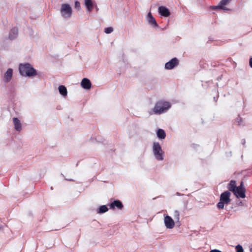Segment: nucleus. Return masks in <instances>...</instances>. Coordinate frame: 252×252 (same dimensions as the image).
Returning <instances> with one entry per match:
<instances>
[{"label": "nucleus", "instance_id": "obj_10", "mask_svg": "<svg viewBox=\"0 0 252 252\" xmlns=\"http://www.w3.org/2000/svg\"><path fill=\"white\" fill-rule=\"evenodd\" d=\"M81 85L83 88L89 90L91 88L92 84L89 79L84 78L81 81Z\"/></svg>", "mask_w": 252, "mask_h": 252}, {"label": "nucleus", "instance_id": "obj_28", "mask_svg": "<svg viewBox=\"0 0 252 252\" xmlns=\"http://www.w3.org/2000/svg\"><path fill=\"white\" fill-rule=\"evenodd\" d=\"M238 187H241V189H245V187L244 186V183H243V182H241V184H240V185Z\"/></svg>", "mask_w": 252, "mask_h": 252}, {"label": "nucleus", "instance_id": "obj_24", "mask_svg": "<svg viewBox=\"0 0 252 252\" xmlns=\"http://www.w3.org/2000/svg\"><path fill=\"white\" fill-rule=\"evenodd\" d=\"M113 31V28L112 27H108L105 29L104 32L106 33L109 34L111 33Z\"/></svg>", "mask_w": 252, "mask_h": 252}, {"label": "nucleus", "instance_id": "obj_18", "mask_svg": "<svg viewBox=\"0 0 252 252\" xmlns=\"http://www.w3.org/2000/svg\"><path fill=\"white\" fill-rule=\"evenodd\" d=\"M157 136L160 139H164L166 136V134L164 130L162 129H158L157 130Z\"/></svg>", "mask_w": 252, "mask_h": 252}, {"label": "nucleus", "instance_id": "obj_14", "mask_svg": "<svg viewBox=\"0 0 252 252\" xmlns=\"http://www.w3.org/2000/svg\"><path fill=\"white\" fill-rule=\"evenodd\" d=\"M18 35V29L16 28H12L9 34V38L10 40L15 39Z\"/></svg>", "mask_w": 252, "mask_h": 252}, {"label": "nucleus", "instance_id": "obj_16", "mask_svg": "<svg viewBox=\"0 0 252 252\" xmlns=\"http://www.w3.org/2000/svg\"><path fill=\"white\" fill-rule=\"evenodd\" d=\"M84 1L87 11H92L93 8V3L92 0H84Z\"/></svg>", "mask_w": 252, "mask_h": 252}, {"label": "nucleus", "instance_id": "obj_2", "mask_svg": "<svg viewBox=\"0 0 252 252\" xmlns=\"http://www.w3.org/2000/svg\"><path fill=\"white\" fill-rule=\"evenodd\" d=\"M171 107L170 104L165 101L161 100L157 102L153 108L154 113L155 114H161Z\"/></svg>", "mask_w": 252, "mask_h": 252}, {"label": "nucleus", "instance_id": "obj_23", "mask_svg": "<svg viewBox=\"0 0 252 252\" xmlns=\"http://www.w3.org/2000/svg\"><path fill=\"white\" fill-rule=\"evenodd\" d=\"M212 9L214 10L217 9H222L223 10H227V9L224 7V6H222L220 4L218 6H213L212 7Z\"/></svg>", "mask_w": 252, "mask_h": 252}, {"label": "nucleus", "instance_id": "obj_26", "mask_svg": "<svg viewBox=\"0 0 252 252\" xmlns=\"http://www.w3.org/2000/svg\"><path fill=\"white\" fill-rule=\"evenodd\" d=\"M75 7L79 10L81 8L80 3L79 1H76L75 2Z\"/></svg>", "mask_w": 252, "mask_h": 252}, {"label": "nucleus", "instance_id": "obj_21", "mask_svg": "<svg viewBox=\"0 0 252 252\" xmlns=\"http://www.w3.org/2000/svg\"><path fill=\"white\" fill-rule=\"evenodd\" d=\"M108 210L106 205H102L99 208L98 213L102 214L106 212Z\"/></svg>", "mask_w": 252, "mask_h": 252}, {"label": "nucleus", "instance_id": "obj_3", "mask_svg": "<svg viewBox=\"0 0 252 252\" xmlns=\"http://www.w3.org/2000/svg\"><path fill=\"white\" fill-rule=\"evenodd\" d=\"M153 151L155 158L158 160L163 159V152L161 147L158 142H154L153 146Z\"/></svg>", "mask_w": 252, "mask_h": 252}, {"label": "nucleus", "instance_id": "obj_15", "mask_svg": "<svg viewBox=\"0 0 252 252\" xmlns=\"http://www.w3.org/2000/svg\"><path fill=\"white\" fill-rule=\"evenodd\" d=\"M227 189L233 193L237 188L236 182L235 180H231L227 185Z\"/></svg>", "mask_w": 252, "mask_h": 252}, {"label": "nucleus", "instance_id": "obj_9", "mask_svg": "<svg viewBox=\"0 0 252 252\" xmlns=\"http://www.w3.org/2000/svg\"><path fill=\"white\" fill-rule=\"evenodd\" d=\"M13 75V70L11 68H8L4 74L3 82L8 83L11 80Z\"/></svg>", "mask_w": 252, "mask_h": 252}, {"label": "nucleus", "instance_id": "obj_13", "mask_svg": "<svg viewBox=\"0 0 252 252\" xmlns=\"http://www.w3.org/2000/svg\"><path fill=\"white\" fill-rule=\"evenodd\" d=\"M111 209H114L115 207H117L119 209H122L123 208V205L122 203L120 200H115L114 202H112L110 205Z\"/></svg>", "mask_w": 252, "mask_h": 252}, {"label": "nucleus", "instance_id": "obj_27", "mask_svg": "<svg viewBox=\"0 0 252 252\" xmlns=\"http://www.w3.org/2000/svg\"><path fill=\"white\" fill-rule=\"evenodd\" d=\"M236 122H237L238 124L239 125H241L242 124H241V121H242V118L239 116L238 117V118L236 119Z\"/></svg>", "mask_w": 252, "mask_h": 252}, {"label": "nucleus", "instance_id": "obj_19", "mask_svg": "<svg viewBox=\"0 0 252 252\" xmlns=\"http://www.w3.org/2000/svg\"><path fill=\"white\" fill-rule=\"evenodd\" d=\"M59 91L60 93L63 96H65L67 95V89L64 86H60L59 87Z\"/></svg>", "mask_w": 252, "mask_h": 252}, {"label": "nucleus", "instance_id": "obj_17", "mask_svg": "<svg viewBox=\"0 0 252 252\" xmlns=\"http://www.w3.org/2000/svg\"><path fill=\"white\" fill-rule=\"evenodd\" d=\"M148 20L149 23L153 25L154 26H157L156 21L150 12H149L148 14Z\"/></svg>", "mask_w": 252, "mask_h": 252}, {"label": "nucleus", "instance_id": "obj_33", "mask_svg": "<svg viewBox=\"0 0 252 252\" xmlns=\"http://www.w3.org/2000/svg\"><path fill=\"white\" fill-rule=\"evenodd\" d=\"M69 181H73L71 179H70V180H68Z\"/></svg>", "mask_w": 252, "mask_h": 252}, {"label": "nucleus", "instance_id": "obj_32", "mask_svg": "<svg viewBox=\"0 0 252 252\" xmlns=\"http://www.w3.org/2000/svg\"><path fill=\"white\" fill-rule=\"evenodd\" d=\"M177 195H180V194H179V192H177Z\"/></svg>", "mask_w": 252, "mask_h": 252}, {"label": "nucleus", "instance_id": "obj_5", "mask_svg": "<svg viewBox=\"0 0 252 252\" xmlns=\"http://www.w3.org/2000/svg\"><path fill=\"white\" fill-rule=\"evenodd\" d=\"M164 222L166 227L168 229H172L175 226L174 220L171 217L167 215L164 216Z\"/></svg>", "mask_w": 252, "mask_h": 252}, {"label": "nucleus", "instance_id": "obj_30", "mask_svg": "<svg viewBox=\"0 0 252 252\" xmlns=\"http://www.w3.org/2000/svg\"><path fill=\"white\" fill-rule=\"evenodd\" d=\"M211 252H221L220 251L217 249L213 250L211 251Z\"/></svg>", "mask_w": 252, "mask_h": 252}, {"label": "nucleus", "instance_id": "obj_6", "mask_svg": "<svg viewBox=\"0 0 252 252\" xmlns=\"http://www.w3.org/2000/svg\"><path fill=\"white\" fill-rule=\"evenodd\" d=\"M230 195L231 193L229 191H225L220 194V201H222L223 202H225L226 204H228L231 201L230 198Z\"/></svg>", "mask_w": 252, "mask_h": 252}, {"label": "nucleus", "instance_id": "obj_22", "mask_svg": "<svg viewBox=\"0 0 252 252\" xmlns=\"http://www.w3.org/2000/svg\"><path fill=\"white\" fill-rule=\"evenodd\" d=\"M224 204H225V202L220 200V202L217 204L218 208L219 209H223L224 208Z\"/></svg>", "mask_w": 252, "mask_h": 252}, {"label": "nucleus", "instance_id": "obj_4", "mask_svg": "<svg viewBox=\"0 0 252 252\" xmlns=\"http://www.w3.org/2000/svg\"><path fill=\"white\" fill-rule=\"evenodd\" d=\"M60 13L64 18H69L72 14V8L68 4L63 3L61 5Z\"/></svg>", "mask_w": 252, "mask_h": 252}, {"label": "nucleus", "instance_id": "obj_7", "mask_svg": "<svg viewBox=\"0 0 252 252\" xmlns=\"http://www.w3.org/2000/svg\"><path fill=\"white\" fill-rule=\"evenodd\" d=\"M179 64V61L176 58H174L165 64V68L172 69Z\"/></svg>", "mask_w": 252, "mask_h": 252}, {"label": "nucleus", "instance_id": "obj_20", "mask_svg": "<svg viewBox=\"0 0 252 252\" xmlns=\"http://www.w3.org/2000/svg\"><path fill=\"white\" fill-rule=\"evenodd\" d=\"M173 216L175 221H179L180 220V213L178 210H175L173 212Z\"/></svg>", "mask_w": 252, "mask_h": 252}, {"label": "nucleus", "instance_id": "obj_25", "mask_svg": "<svg viewBox=\"0 0 252 252\" xmlns=\"http://www.w3.org/2000/svg\"><path fill=\"white\" fill-rule=\"evenodd\" d=\"M236 250L237 252H244L242 247L240 245H238L237 246H236Z\"/></svg>", "mask_w": 252, "mask_h": 252}, {"label": "nucleus", "instance_id": "obj_29", "mask_svg": "<svg viewBox=\"0 0 252 252\" xmlns=\"http://www.w3.org/2000/svg\"><path fill=\"white\" fill-rule=\"evenodd\" d=\"M249 64L251 67L252 68V58L250 59Z\"/></svg>", "mask_w": 252, "mask_h": 252}, {"label": "nucleus", "instance_id": "obj_12", "mask_svg": "<svg viewBox=\"0 0 252 252\" xmlns=\"http://www.w3.org/2000/svg\"><path fill=\"white\" fill-rule=\"evenodd\" d=\"M13 122L16 130L20 131L22 129V125L20 121L17 118H14L13 119Z\"/></svg>", "mask_w": 252, "mask_h": 252}, {"label": "nucleus", "instance_id": "obj_1", "mask_svg": "<svg viewBox=\"0 0 252 252\" xmlns=\"http://www.w3.org/2000/svg\"><path fill=\"white\" fill-rule=\"evenodd\" d=\"M19 72L23 76L33 77L36 75V70L29 63H20Z\"/></svg>", "mask_w": 252, "mask_h": 252}, {"label": "nucleus", "instance_id": "obj_31", "mask_svg": "<svg viewBox=\"0 0 252 252\" xmlns=\"http://www.w3.org/2000/svg\"><path fill=\"white\" fill-rule=\"evenodd\" d=\"M246 141L245 139L242 140V144L244 145L245 144Z\"/></svg>", "mask_w": 252, "mask_h": 252}, {"label": "nucleus", "instance_id": "obj_8", "mask_svg": "<svg viewBox=\"0 0 252 252\" xmlns=\"http://www.w3.org/2000/svg\"><path fill=\"white\" fill-rule=\"evenodd\" d=\"M246 189H241V187H237L235 191L233 192L234 194L237 198H245Z\"/></svg>", "mask_w": 252, "mask_h": 252}, {"label": "nucleus", "instance_id": "obj_11", "mask_svg": "<svg viewBox=\"0 0 252 252\" xmlns=\"http://www.w3.org/2000/svg\"><path fill=\"white\" fill-rule=\"evenodd\" d=\"M159 13L164 17H168L170 15L169 10L165 6H161L158 7Z\"/></svg>", "mask_w": 252, "mask_h": 252}]
</instances>
